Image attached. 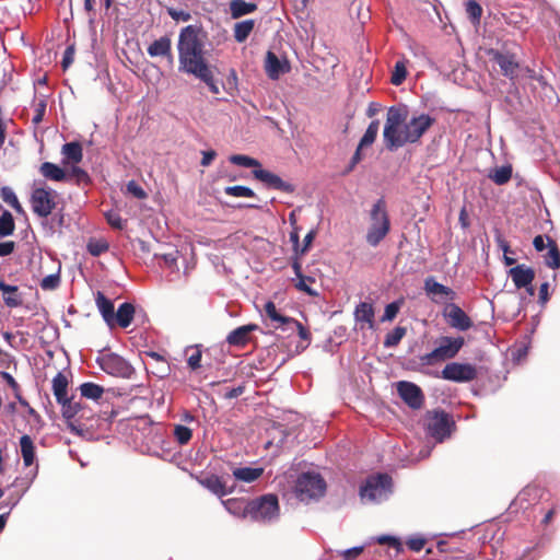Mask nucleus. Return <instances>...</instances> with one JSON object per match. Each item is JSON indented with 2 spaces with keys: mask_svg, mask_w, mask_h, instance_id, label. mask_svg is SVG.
<instances>
[{
  "mask_svg": "<svg viewBox=\"0 0 560 560\" xmlns=\"http://www.w3.org/2000/svg\"><path fill=\"white\" fill-rule=\"evenodd\" d=\"M203 48L200 28L195 25L182 28L177 44L179 71L196 75L209 68Z\"/></svg>",
  "mask_w": 560,
  "mask_h": 560,
  "instance_id": "obj_1",
  "label": "nucleus"
},
{
  "mask_svg": "<svg viewBox=\"0 0 560 560\" xmlns=\"http://www.w3.org/2000/svg\"><path fill=\"white\" fill-rule=\"evenodd\" d=\"M406 107L392 106L387 110L383 131L385 147L389 151L397 150L411 141L407 140L409 126Z\"/></svg>",
  "mask_w": 560,
  "mask_h": 560,
  "instance_id": "obj_2",
  "label": "nucleus"
},
{
  "mask_svg": "<svg viewBox=\"0 0 560 560\" xmlns=\"http://www.w3.org/2000/svg\"><path fill=\"white\" fill-rule=\"evenodd\" d=\"M390 231V220L387 213L386 202L380 198L370 211V224L365 241L370 246L376 247Z\"/></svg>",
  "mask_w": 560,
  "mask_h": 560,
  "instance_id": "obj_3",
  "label": "nucleus"
},
{
  "mask_svg": "<svg viewBox=\"0 0 560 560\" xmlns=\"http://www.w3.org/2000/svg\"><path fill=\"white\" fill-rule=\"evenodd\" d=\"M393 493L392 478L386 474L369 477L360 488V498L363 503H381Z\"/></svg>",
  "mask_w": 560,
  "mask_h": 560,
  "instance_id": "obj_4",
  "label": "nucleus"
},
{
  "mask_svg": "<svg viewBox=\"0 0 560 560\" xmlns=\"http://www.w3.org/2000/svg\"><path fill=\"white\" fill-rule=\"evenodd\" d=\"M57 198V191L49 188L46 183L34 186L30 197L32 211L39 218L49 217L56 209Z\"/></svg>",
  "mask_w": 560,
  "mask_h": 560,
  "instance_id": "obj_5",
  "label": "nucleus"
},
{
  "mask_svg": "<svg viewBox=\"0 0 560 560\" xmlns=\"http://www.w3.org/2000/svg\"><path fill=\"white\" fill-rule=\"evenodd\" d=\"M463 337H442L438 341V347L431 352L420 357L423 365H433L448 359H453L464 346Z\"/></svg>",
  "mask_w": 560,
  "mask_h": 560,
  "instance_id": "obj_6",
  "label": "nucleus"
},
{
  "mask_svg": "<svg viewBox=\"0 0 560 560\" xmlns=\"http://www.w3.org/2000/svg\"><path fill=\"white\" fill-rule=\"evenodd\" d=\"M326 482L319 474L304 472L295 483V493L301 501L319 498L325 493Z\"/></svg>",
  "mask_w": 560,
  "mask_h": 560,
  "instance_id": "obj_7",
  "label": "nucleus"
},
{
  "mask_svg": "<svg viewBox=\"0 0 560 560\" xmlns=\"http://www.w3.org/2000/svg\"><path fill=\"white\" fill-rule=\"evenodd\" d=\"M248 513L255 521L269 522L279 515V502L275 494H266L249 502Z\"/></svg>",
  "mask_w": 560,
  "mask_h": 560,
  "instance_id": "obj_8",
  "label": "nucleus"
},
{
  "mask_svg": "<svg viewBox=\"0 0 560 560\" xmlns=\"http://www.w3.org/2000/svg\"><path fill=\"white\" fill-rule=\"evenodd\" d=\"M97 363L105 373L112 376L130 378L135 373L133 368L127 360L113 352L98 357Z\"/></svg>",
  "mask_w": 560,
  "mask_h": 560,
  "instance_id": "obj_9",
  "label": "nucleus"
},
{
  "mask_svg": "<svg viewBox=\"0 0 560 560\" xmlns=\"http://www.w3.org/2000/svg\"><path fill=\"white\" fill-rule=\"evenodd\" d=\"M255 179L261 182L267 188L279 190L285 194H293L295 186L291 183L284 182L280 176L264 168L253 170Z\"/></svg>",
  "mask_w": 560,
  "mask_h": 560,
  "instance_id": "obj_10",
  "label": "nucleus"
},
{
  "mask_svg": "<svg viewBox=\"0 0 560 560\" xmlns=\"http://www.w3.org/2000/svg\"><path fill=\"white\" fill-rule=\"evenodd\" d=\"M424 291L431 301L436 304L453 301L456 296V293L451 288L439 283L433 277L424 280Z\"/></svg>",
  "mask_w": 560,
  "mask_h": 560,
  "instance_id": "obj_11",
  "label": "nucleus"
},
{
  "mask_svg": "<svg viewBox=\"0 0 560 560\" xmlns=\"http://www.w3.org/2000/svg\"><path fill=\"white\" fill-rule=\"evenodd\" d=\"M435 119L428 114L412 116L408 121L409 130L406 137L411 143H416L432 127Z\"/></svg>",
  "mask_w": 560,
  "mask_h": 560,
  "instance_id": "obj_12",
  "label": "nucleus"
},
{
  "mask_svg": "<svg viewBox=\"0 0 560 560\" xmlns=\"http://www.w3.org/2000/svg\"><path fill=\"white\" fill-rule=\"evenodd\" d=\"M442 377L454 382H469L476 377V369L470 364L448 363L442 370Z\"/></svg>",
  "mask_w": 560,
  "mask_h": 560,
  "instance_id": "obj_13",
  "label": "nucleus"
},
{
  "mask_svg": "<svg viewBox=\"0 0 560 560\" xmlns=\"http://www.w3.org/2000/svg\"><path fill=\"white\" fill-rule=\"evenodd\" d=\"M61 405V411L63 418L68 421V428L71 432L82 435L84 428L82 424L75 420V417L84 410L83 405L80 401H74L73 397L65 400V404Z\"/></svg>",
  "mask_w": 560,
  "mask_h": 560,
  "instance_id": "obj_14",
  "label": "nucleus"
},
{
  "mask_svg": "<svg viewBox=\"0 0 560 560\" xmlns=\"http://www.w3.org/2000/svg\"><path fill=\"white\" fill-rule=\"evenodd\" d=\"M397 392L400 398L411 408L418 409L422 406L423 395L419 386L411 382L400 381L397 383Z\"/></svg>",
  "mask_w": 560,
  "mask_h": 560,
  "instance_id": "obj_15",
  "label": "nucleus"
},
{
  "mask_svg": "<svg viewBox=\"0 0 560 560\" xmlns=\"http://www.w3.org/2000/svg\"><path fill=\"white\" fill-rule=\"evenodd\" d=\"M451 423L445 412H435L428 422V432L436 441L442 442L451 433Z\"/></svg>",
  "mask_w": 560,
  "mask_h": 560,
  "instance_id": "obj_16",
  "label": "nucleus"
},
{
  "mask_svg": "<svg viewBox=\"0 0 560 560\" xmlns=\"http://www.w3.org/2000/svg\"><path fill=\"white\" fill-rule=\"evenodd\" d=\"M144 354L151 360L149 362H144L148 373H151L161 380L170 375L171 366L164 357L154 351H148Z\"/></svg>",
  "mask_w": 560,
  "mask_h": 560,
  "instance_id": "obj_17",
  "label": "nucleus"
},
{
  "mask_svg": "<svg viewBox=\"0 0 560 560\" xmlns=\"http://www.w3.org/2000/svg\"><path fill=\"white\" fill-rule=\"evenodd\" d=\"M451 327L465 331L472 326L469 316L456 304H451L445 313Z\"/></svg>",
  "mask_w": 560,
  "mask_h": 560,
  "instance_id": "obj_18",
  "label": "nucleus"
},
{
  "mask_svg": "<svg viewBox=\"0 0 560 560\" xmlns=\"http://www.w3.org/2000/svg\"><path fill=\"white\" fill-rule=\"evenodd\" d=\"M493 60L499 65L501 72L504 77L513 79L516 75L520 67L513 54H503L500 51H491Z\"/></svg>",
  "mask_w": 560,
  "mask_h": 560,
  "instance_id": "obj_19",
  "label": "nucleus"
},
{
  "mask_svg": "<svg viewBox=\"0 0 560 560\" xmlns=\"http://www.w3.org/2000/svg\"><path fill=\"white\" fill-rule=\"evenodd\" d=\"M258 329L256 324L240 326L226 336V342L234 347H244L250 341V334Z\"/></svg>",
  "mask_w": 560,
  "mask_h": 560,
  "instance_id": "obj_20",
  "label": "nucleus"
},
{
  "mask_svg": "<svg viewBox=\"0 0 560 560\" xmlns=\"http://www.w3.org/2000/svg\"><path fill=\"white\" fill-rule=\"evenodd\" d=\"M509 277L517 289L533 283L535 271L526 265H517L509 270Z\"/></svg>",
  "mask_w": 560,
  "mask_h": 560,
  "instance_id": "obj_21",
  "label": "nucleus"
},
{
  "mask_svg": "<svg viewBox=\"0 0 560 560\" xmlns=\"http://www.w3.org/2000/svg\"><path fill=\"white\" fill-rule=\"evenodd\" d=\"M265 70L270 79L277 80L290 70V66L287 61L282 62L275 52L269 50L266 55Z\"/></svg>",
  "mask_w": 560,
  "mask_h": 560,
  "instance_id": "obj_22",
  "label": "nucleus"
},
{
  "mask_svg": "<svg viewBox=\"0 0 560 560\" xmlns=\"http://www.w3.org/2000/svg\"><path fill=\"white\" fill-rule=\"evenodd\" d=\"M197 480L202 487L220 498L232 492V490H228L223 479L217 475H207L205 477L197 478Z\"/></svg>",
  "mask_w": 560,
  "mask_h": 560,
  "instance_id": "obj_23",
  "label": "nucleus"
},
{
  "mask_svg": "<svg viewBox=\"0 0 560 560\" xmlns=\"http://www.w3.org/2000/svg\"><path fill=\"white\" fill-rule=\"evenodd\" d=\"M378 128H380L378 120H373L369 125L368 129L365 130V133L363 135V137L358 145V149H357L354 155H352V166L361 160V151L363 150V148L371 145L375 141V138L378 132Z\"/></svg>",
  "mask_w": 560,
  "mask_h": 560,
  "instance_id": "obj_24",
  "label": "nucleus"
},
{
  "mask_svg": "<svg viewBox=\"0 0 560 560\" xmlns=\"http://www.w3.org/2000/svg\"><path fill=\"white\" fill-rule=\"evenodd\" d=\"M148 54L151 57H167L170 62H173V55H172V42L168 36H163L156 40H154L149 47H148Z\"/></svg>",
  "mask_w": 560,
  "mask_h": 560,
  "instance_id": "obj_25",
  "label": "nucleus"
},
{
  "mask_svg": "<svg viewBox=\"0 0 560 560\" xmlns=\"http://www.w3.org/2000/svg\"><path fill=\"white\" fill-rule=\"evenodd\" d=\"M354 317L357 323L361 325V328L368 327L369 329H373L374 310L371 303L362 302L357 305Z\"/></svg>",
  "mask_w": 560,
  "mask_h": 560,
  "instance_id": "obj_26",
  "label": "nucleus"
},
{
  "mask_svg": "<svg viewBox=\"0 0 560 560\" xmlns=\"http://www.w3.org/2000/svg\"><path fill=\"white\" fill-rule=\"evenodd\" d=\"M95 303L105 323L109 327H113L115 313L114 303L101 291H97L95 294Z\"/></svg>",
  "mask_w": 560,
  "mask_h": 560,
  "instance_id": "obj_27",
  "label": "nucleus"
},
{
  "mask_svg": "<svg viewBox=\"0 0 560 560\" xmlns=\"http://www.w3.org/2000/svg\"><path fill=\"white\" fill-rule=\"evenodd\" d=\"M135 306L129 302L119 305L116 313H114L113 326L118 325L121 328H127L133 320Z\"/></svg>",
  "mask_w": 560,
  "mask_h": 560,
  "instance_id": "obj_28",
  "label": "nucleus"
},
{
  "mask_svg": "<svg viewBox=\"0 0 560 560\" xmlns=\"http://www.w3.org/2000/svg\"><path fill=\"white\" fill-rule=\"evenodd\" d=\"M0 291L3 294L4 304L9 307H18L22 304V298L16 285L0 281Z\"/></svg>",
  "mask_w": 560,
  "mask_h": 560,
  "instance_id": "obj_29",
  "label": "nucleus"
},
{
  "mask_svg": "<svg viewBox=\"0 0 560 560\" xmlns=\"http://www.w3.org/2000/svg\"><path fill=\"white\" fill-rule=\"evenodd\" d=\"M39 173L46 178L55 182L68 180V175L63 168L51 162H44L39 167Z\"/></svg>",
  "mask_w": 560,
  "mask_h": 560,
  "instance_id": "obj_30",
  "label": "nucleus"
},
{
  "mask_svg": "<svg viewBox=\"0 0 560 560\" xmlns=\"http://www.w3.org/2000/svg\"><path fill=\"white\" fill-rule=\"evenodd\" d=\"M68 384L67 376L61 372L52 378V393L58 404H65V400L69 398Z\"/></svg>",
  "mask_w": 560,
  "mask_h": 560,
  "instance_id": "obj_31",
  "label": "nucleus"
},
{
  "mask_svg": "<svg viewBox=\"0 0 560 560\" xmlns=\"http://www.w3.org/2000/svg\"><path fill=\"white\" fill-rule=\"evenodd\" d=\"M61 153L65 156L63 163L78 164L83 159V149L80 142L73 141L62 145Z\"/></svg>",
  "mask_w": 560,
  "mask_h": 560,
  "instance_id": "obj_32",
  "label": "nucleus"
},
{
  "mask_svg": "<svg viewBox=\"0 0 560 560\" xmlns=\"http://www.w3.org/2000/svg\"><path fill=\"white\" fill-rule=\"evenodd\" d=\"M257 10V4L246 2L245 0H232L230 2V13L233 19H240L243 15L250 14Z\"/></svg>",
  "mask_w": 560,
  "mask_h": 560,
  "instance_id": "obj_33",
  "label": "nucleus"
},
{
  "mask_svg": "<svg viewBox=\"0 0 560 560\" xmlns=\"http://www.w3.org/2000/svg\"><path fill=\"white\" fill-rule=\"evenodd\" d=\"M21 454L26 467L33 465L35 460V445L32 438L24 434L20 439Z\"/></svg>",
  "mask_w": 560,
  "mask_h": 560,
  "instance_id": "obj_34",
  "label": "nucleus"
},
{
  "mask_svg": "<svg viewBox=\"0 0 560 560\" xmlns=\"http://www.w3.org/2000/svg\"><path fill=\"white\" fill-rule=\"evenodd\" d=\"M265 313L268 316V318H270L272 322H275L277 324L275 326L276 328L282 327L283 329H285L287 326L289 325V323L292 319V317H288V316L281 315L278 312V310L276 307V304L273 302H271V301H268L265 304Z\"/></svg>",
  "mask_w": 560,
  "mask_h": 560,
  "instance_id": "obj_35",
  "label": "nucleus"
},
{
  "mask_svg": "<svg viewBox=\"0 0 560 560\" xmlns=\"http://www.w3.org/2000/svg\"><path fill=\"white\" fill-rule=\"evenodd\" d=\"M262 474V468L240 467L233 470V476L236 480L248 483L260 478Z\"/></svg>",
  "mask_w": 560,
  "mask_h": 560,
  "instance_id": "obj_36",
  "label": "nucleus"
},
{
  "mask_svg": "<svg viewBox=\"0 0 560 560\" xmlns=\"http://www.w3.org/2000/svg\"><path fill=\"white\" fill-rule=\"evenodd\" d=\"M255 26L254 20H245L234 25V38L237 43H244Z\"/></svg>",
  "mask_w": 560,
  "mask_h": 560,
  "instance_id": "obj_37",
  "label": "nucleus"
},
{
  "mask_svg": "<svg viewBox=\"0 0 560 560\" xmlns=\"http://www.w3.org/2000/svg\"><path fill=\"white\" fill-rule=\"evenodd\" d=\"M488 176L497 185H504L512 177V166L502 165L500 167H495L489 173Z\"/></svg>",
  "mask_w": 560,
  "mask_h": 560,
  "instance_id": "obj_38",
  "label": "nucleus"
},
{
  "mask_svg": "<svg viewBox=\"0 0 560 560\" xmlns=\"http://www.w3.org/2000/svg\"><path fill=\"white\" fill-rule=\"evenodd\" d=\"M79 389L82 397L93 400H98L104 394V388L92 382L81 384Z\"/></svg>",
  "mask_w": 560,
  "mask_h": 560,
  "instance_id": "obj_39",
  "label": "nucleus"
},
{
  "mask_svg": "<svg viewBox=\"0 0 560 560\" xmlns=\"http://www.w3.org/2000/svg\"><path fill=\"white\" fill-rule=\"evenodd\" d=\"M15 222L10 211L4 210L0 217V238L10 236L14 233Z\"/></svg>",
  "mask_w": 560,
  "mask_h": 560,
  "instance_id": "obj_40",
  "label": "nucleus"
},
{
  "mask_svg": "<svg viewBox=\"0 0 560 560\" xmlns=\"http://www.w3.org/2000/svg\"><path fill=\"white\" fill-rule=\"evenodd\" d=\"M32 107L34 108V116L32 118V122L35 126H37L43 121L46 113L47 101L45 96L34 98Z\"/></svg>",
  "mask_w": 560,
  "mask_h": 560,
  "instance_id": "obj_41",
  "label": "nucleus"
},
{
  "mask_svg": "<svg viewBox=\"0 0 560 560\" xmlns=\"http://www.w3.org/2000/svg\"><path fill=\"white\" fill-rule=\"evenodd\" d=\"M0 196L3 199V201L10 205L16 212H23L22 205L20 203L15 192L10 187H2L0 190Z\"/></svg>",
  "mask_w": 560,
  "mask_h": 560,
  "instance_id": "obj_42",
  "label": "nucleus"
},
{
  "mask_svg": "<svg viewBox=\"0 0 560 560\" xmlns=\"http://www.w3.org/2000/svg\"><path fill=\"white\" fill-rule=\"evenodd\" d=\"M407 330L405 327L397 326L390 332H388L384 339L385 348L396 347L401 339L405 337Z\"/></svg>",
  "mask_w": 560,
  "mask_h": 560,
  "instance_id": "obj_43",
  "label": "nucleus"
},
{
  "mask_svg": "<svg viewBox=\"0 0 560 560\" xmlns=\"http://www.w3.org/2000/svg\"><path fill=\"white\" fill-rule=\"evenodd\" d=\"M229 160L232 164L243 167H253L254 170L261 167V163L258 160L244 154L231 155Z\"/></svg>",
  "mask_w": 560,
  "mask_h": 560,
  "instance_id": "obj_44",
  "label": "nucleus"
},
{
  "mask_svg": "<svg viewBox=\"0 0 560 560\" xmlns=\"http://www.w3.org/2000/svg\"><path fill=\"white\" fill-rule=\"evenodd\" d=\"M406 60H399L395 63L394 70L392 72L390 82L394 85H400L406 77H407V65Z\"/></svg>",
  "mask_w": 560,
  "mask_h": 560,
  "instance_id": "obj_45",
  "label": "nucleus"
},
{
  "mask_svg": "<svg viewBox=\"0 0 560 560\" xmlns=\"http://www.w3.org/2000/svg\"><path fill=\"white\" fill-rule=\"evenodd\" d=\"M547 240L549 241V250L545 258L546 265L553 269L559 268L560 267V252L557 248V245L549 237H547Z\"/></svg>",
  "mask_w": 560,
  "mask_h": 560,
  "instance_id": "obj_46",
  "label": "nucleus"
},
{
  "mask_svg": "<svg viewBox=\"0 0 560 560\" xmlns=\"http://www.w3.org/2000/svg\"><path fill=\"white\" fill-rule=\"evenodd\" d=\"M195 77L197 79H199L200 81H202L203 83H206L207 86L209 88V90L211 91V93L220 94L219 85L214 81V77H213V73H212V70L210 69V67L207 68L206 70L199 72Z\"/></svg>",
  "mask_w": 560,
  "mask_h": 560,
  "instance_id": "obj_47",
  "label": "nucleus"
},
{
  "mask_svg": "<svg viewBox=\"0 0 560 560\" xmlns=\"http://www.w3.org/2000/svg\"><path fill=\"white\" fill-rule=\"evenodd\" d=\"M224 192L228 196H232V197H247V198H256L257 197L255 191L252 188L246 187V186H241V185L228 186L224 188Z\"/></svg>",
  "mask_w": 560,
  "mask_h": 560,
  "instance_id": "obj_48",
  "label": "nucleus"
},
{
  "mask_svg": "<svg viewBox=\"0 0 560 560\" xmlns=\"http://www.w3.org/2000/svg\"><path fill=\"white\" fill-rule=\"evenodd\" d=\"M68 180L74 179L75 184L88 185L91 183V178L86 171L79 166H72L71 171L67 174Z\"/></svg>",
  "mask_w": 560,
  "mask_h": 560,
  "instance_id": "obj_49",
  "label": "nucleus"
},
{
  "mask_svg": "<svg viewBox=\"0 0 560 560\" xmlns=\"http://www.w3.org/2000/svg\"><path fill=\"white\" fill-rule=\"evenodd\" d=\"M174 436L180 445H185L191 440L192 431L188 427L176 424L174 428Z\"/></svg>",
  "mask_w": 560,
  "mask_h": 560,
  "instance_id": "obj_50",
  "label": "nucleus"
},
{
  "mask_svg": "<svg viewBox=\"0 0 560 560\" xmlns=\"http://www.w3.org/2000/svg\"><path fill=\"white\" fill-rule=\"evenodd\" d=\"M88 252L92 255V256H100L101 254L105 253L108 250L109 246H108V243L103 241V240H91L89 243H88Z\"/></svg>",
  "mask_w": 560,
  "mask_h": 560,
  "instance_id": "obj_51",
  "label": "nucleus"
},
{
  "mask_svg": "<svg viewBox=\"0 0 560 560\" xmlns=\"http://www.w3.org/2000/svg\"><path fill=\"white\" fill-rule=\"evenodd\" d=\"M466 12L472 23H479L482 14V9L478 2H476L475 0L467 1Z\"/></svg>",
  "mask_w": 560,
  "mask_h": 560,
  "instance_id": "obj_52",
  "label": "nucleus"
},
{
  "mask_svg": "<svg viewBox=\"0 0 560 560\" xmlns=\"http://www.w3.org/2000/svg\"><path fill=\"white\" fill-rule=\"evenodd\" d=\"M285 330H290V331L296 330L299 337L302 340H305V341H310L311 340V332L308 331V329L305 328L300 322H298L294 318L291 319V322L287 326Z\"/></svg>",
  "mask_w": 560,
  "mask_h": 560,
  "instance_id": "obj_53",
  "label": "nucleus"
},
{
  "mask_svg": "<svg viewBox=\"0 0 560 560\" xmlns=\"http://www.w3.org/2000/svg\"><path fill=\"white\" fill-rule=\"evenodd\" d=\"M60 284V277L58 273L48 275L40 281V288L45 291L55 290Z\"/></svg>",
  "mask_w": 560,
  "mask_h": 560,
  "instance_id": "obj_54",
  "label": "nucleus"
},
{
  "mask_svg": "<svg viewBox=\"0 0 560 560\" xmlns=\"http://www.w3.org/2000/svg\"><path fill=\"white\" fill-rule=\"evenodd\" d=\"M399 308H400V304L398 302H392V303L387 304L385 307L384 314L382 316V322L393 320L397 316Z\"/></svg>",
  "mask_w": 560,
  "mask_h": 560,
  "instance_id": "obj_55",
  "label": "nucleus"
},
{
  "mask_svg": "<svg viewBox=\"0 0 560 560\" xmlns=\"http://www.w3.org/2000/svg\"><path fill=\"white\" fill-rule=\"evenodd\" d=\"M376 540L381 545H385V544L389 545L390 547L395 548L397 550V552L402 550L401 542L399 541L398 538H396L394 536L383 535V536L377 537Z\"/></svg>",
  "mask_w": 560,
  "mask_h": 560,
  "instance_id": "obj_56",
  "label": "nucleus"
},
{
  "mask_svg": "<svg viewBox=\"0 0 560 560\" xmlns=\"http://www.w3.org/2000/svg\"><path fill=\"white\" fill-rule=\"evenodd\" d=\"M299 282L295 284V287L303 292H306L310 295H315L316 293L308 287L307 282H314V279L312 277L302 276L299 277Z\"/></svg>",
  "mask_w": 560,
  "mask_h": 560,
  "instance_id": "obj_57",
  "label": "nucleus"
},
{
  "mask_svg": "<svg viewBox=\"0 0 560 560\" xmlns=\"http://www.w3.org/2000/svg\"><path fill=\"white\" fill-rule=\"evenodd\" d=\"M106 219L108 224L115 229L121 230L125 226L122 219L117 212H108Z\"/></svg>",
  "mask_w": 560,
  "mask_h": 560,
  "instance_id": "obj_58",
  "label": "nucleus"
},
{
  "mask_svg": "<svg viewBox=\"0 0 560 560\" xmlns=\"http://www.w3.org/2000/svg\"><path fill=\"white\" fill-rule=\"evenodd\" d=\"M167 13L175 21H184L187 22L190 20L191 15L189 12L183 10H176L174 8H168Z\"/></svg>",
  "mask_w": 560,
  "mask_h": 560,
  "instance_id": "obj_59",
  "label": "nucleus"
},
{
  "mask_svg": "<svg viewBox=\"0 0 560 560\" xmlns=\"http://www.w3.org/2000/svg\"><path fill=\"white\" fill-rule=\"evenodd\" d=\"M127 190L139 199L147 197L145 191L135 180H130L127 184Z\"/></svg>",
  "mask_w": 560,
  "mask_h": 560,
  "instance_id": "obj_60",
  "label": "nucleus"
},
{
  "mask_svg": "<svg viewBox=\"0 0 560 560\" xmlns=\"http://www.w3.org/2000/svg\"><path fill=\"white\" fill-rule=\"evenodd\" d=\"M424 544L425 540L420 536L411 537L407 540V545L412 551H420Z\"/></svg>",
  "mask_w": 560,
  "mask_h": 560,
  "instance_id": "obj_61",
  "label": "nucleus"
},
{
  "mask_svg": "<svg viewBox=\"0 0 560 560\" xmlns=\"http://www.w3.org/2000/svg\"><path fill=\"white\" fill-rule=\"evenodd\" d=\"M74 57V48L69 46L66 48L62 57V69L66 70L72 62Z\"/></svg>",
  "mask_w": 560,
  "mask_h": 560,
  "instance_id": "obj_62",
  "label": "nucleus"
},
{
  "mask_svg": "<svg viewBox=\"0 0 560 560\" xmlns=\"http://www.w3.org/2000/svg\"><path fill=\"white\" fill-rule=\"evenodd\" d=\"M201 362V351L196 350L187 360V364L191 370H197L200 368Z\"/></svg>",
  "mask_w": 560,
  "mask_h": 560,
  "instance_id": "obj_63",
  "label": "nucleus"
},
{
  "mask_svg": "<svg viewBox=\"0 0 560 560\" xmlns=\"http://www.w3.org/2000/svg\"><path fill=\"white\" fill-rule=\"evenodd\" d=\"M15 243L13 241H7L0 243V257L9 256L14 252Z\"/></svg>",
  "mask_w": 560,
  "mask_h": 560,
  "instance_id": "obj_64",
  "label": "nucleus"
}]
</instances>
